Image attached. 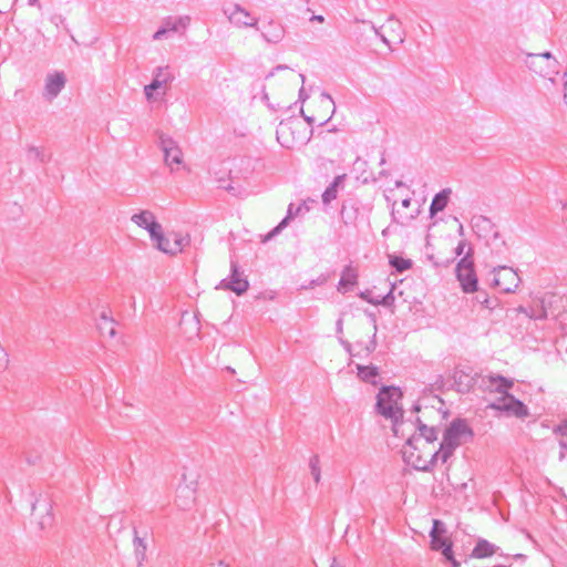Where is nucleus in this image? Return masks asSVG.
I'll return each instance as SVG.
<instances>
[{"instance_id":"1","label":"nucleus","mask_w":567,"mask_h":567,"mask_svg":"<svg viewBox=\"0 0 567 567\" xmlns=\"http://www.w3.org/2000/svg\"><path fill=\"white\" fill-rule=\"evenodd\" d=\"M486 383H488L487 386H494L492 391L502 394V396L488 405L489 409L506 412L518 419H524L529 415L528 408L520 400L508 393V390L514 385V381L512 379H507L501 374L491 373L487 377L482 378V384L480 386L482 388Z\"/></svg>"},{"instance_id":"2","label":"nucleus","mask_w":567,"mask_h":567,"mask_svg":"<svg viewBox=\"0 0 567 567\" xmlns=\"http://www.w3.org/2000/svg\"><path fill=\"white\" fill-rule=\"evenodd\" d=\"M403 394L399 388L382 386L377 395V412L392 422V430L395 435L399 434L400 426L403 424L404 411L399 406V401Z\"/></svg>"},{"instance_id":"3","label":"nucleus","mask_w":567,"mask_h":567,"mask_svg":"<svg viewBox=\"0 0 567 567\" xmlns=\"http://www.w3.org/2000/svg\"><path fill=\"white\" fill-rule=\"evenodd\" d=\"M424 412L422 415L416 416L415 424L419 434H413L406 440L404 449L410 451L416 450L415 443L423 437L427 443H432L437 440L440 424L447 417L449 412H444L443 416H440V410H429L427 405H424Z\"/></svg>"},{"instance_id":"4","label":"nucleus","mask_w":567,"mask_h":567,"mask_svg":"<svg viewBox=\"0 0 567 567\" xmlns=\"http://www.w3.org/2000/svg\"><path fill=\"white\" fill-rule=\"evenodd\" d=\"M473 430L467 425L463 419H455L445 429L443 440V463H446L449 458L454 454V451L467 440L473 437Z\"/></svg>"},{"instance_id":"5","label":"nucleus","mask_w":567,"mask_h":567,"mask_svg":"<svg viewBox=\"0 0 567 567\" xmlns=\"http://www.w3.org/2000/svg\"><path fill=\"white\" fill-rule=\"evenodd\" d=\"M305 130L302 123L298 120L281 121L276 131L277 141L287 148L293 147L297 143L305 144L310 140V136L307 137L301 134Z\"/></svg>"},{"instance_id":"6","label":"nucleus","mask_w":567,"mask_h":567,"mask_svg":"<svg viewBox=\"0 0 567 567\" xmlns=\"http://www.w3.org/2000/svg\"><path fill=\"white\" fill-rule=\"evenodd\" d=\"M473 249L470 247L466 255L456 265V278L460 281L462 290L471 293L477 290V277L474 270V261L472 259Z\"/></svg>"},{"instance_id":"7","label":"nucleus","mask_w":567,"mask_h":567,"mask_svg":"<svg viewBox=\"0 0 567 567\" xmlns=\"http://www.w3.org/2000/svg\"><path fill=\"white\" fill-rule=\"evenodd\" d=\"M525 64L530 71L543 78H548L550 81H554L551 75L557 73L556 68L558 62L548 51L544 53H528L525 59Z\"/></svg>"},{"instance_id":"8","label":"nucleus","mask_w":567,"mask_h":567,"mask_svg":"<svg viewBox=\"0 0 567 567\" xmlns=\"http://www.w3.org/2000/svg\"><path fill=\"white\" fill-rule=\"evenodd\" d=\"M520 282L517 272L506 266H498L494 268V286L498 287L503 292H514Z\"/></svg>"},{"instance_id":"9","label":"nucleus","mask_w":567,"mask_h":567,"mask_svg":"<svg viewBox=\"0 0 567 567\" xmlns=\"http://www.w3.org/2000/svg\"><path fill=\"white\" fill-rule=\"evenodd\" d=\"M249 288V282L246 278L243 277V274L239 271L238 264L234 260L230 262V276L228 278L223 279L216 289H225L235 292L240 296L245 293Z\"/></svg>"},{"instance_id":"10","label":"nucleus","mask_w":567,"mask_h":567,"mask_svg":"<svg viewBox=\"0 0 567 567\" xmlns=\"http://www.w3.org/2000/svg\"><path fill=\"white\" fill-rule=\"evenodd\" d=\"M224 13L227 16L230 23L235 24L238 28H255L258 27V19L252 17L249 11L243 8L240 4H234L229 8L224 9Z\"/></svg>"},{"instance_id":"11","label":"nucleus","mask_w":567,"mask_h":567,"mask_svg":"<svg viewBox=\"0 0 567 567\" xmlns=\"http://www.w3.org/2000/svg\"><path fill=\"white\" fill-rule=\"evenodd\" d=\"M159 147L164 153L165 164L173 172L175 169L174 165L179 166L183 162V153L179 146L172 137L162 134L159 136Z\"/></svg>"},{"instance_id":"12","label":"nucleus","mask_w":567,"mask_h":567,"mask_svg":"<svg viewBox=\"0 0 567 567\" xmlns=\"http://www.w3.org/2000/svg\"><path fill=\"white\" fill-rule=\"evenodd\" d=\"M66 83V78L63 72H54L50 73L45 78L43 97L47 101L54 100L60 92L64 89Z\"/></svg>"},{"instance_id":"13","label":"nucleus","mask_w":567,"mask_h":567,"mask_svg":"<svg viewBox=\"0 0 567 567\" xmlns=\"http://www.w3.org/2000/svg\"><path fill=\"white\" fill-rule=\"evenodd\" d=\"M131 220L141 228L148 231L151 238H157L162 225L156 221L155 215L151 210H141L131 217Z\"/></svg>"},{"instance_id":"14","label":"nucleus","mask_w":567,"mask_h":567,"mask_svg":"<svg viewBox=\"0 0 567 567\" xmlns=\"http://www.w3.org/2000/svg\"><path fill=\"white\" fill-rule=\"evenodd\" d=\"M257 30L260 31L262 39L271 44L281 42L286 34L282 23L274 19L262 23Z\"/></svg>"},{"instance_id":"15","label":"nucleus","mask_w":567,"mask_h":567,"mask_svg":"<svg viewBox=\"0 0 567 567\" xmlns=\"http://www.w3.org/2000/svg\"><path fill=\"white\" fill-rule=\"evenodd\" d=\"M403 457L404 461L412 465L415 470L422 471V472H430L432 471L434 464L437 462V460H441L443 462V445L440 444V450L433 453L430 461L424 462L423 464H419L414 461V451H410L408 449L403 450Z\"/></svg>"},{"instance_id":"16","label":"nucleus","mask_w":567,"mask_h":567,"mask_svg":"<svg viewBox=\"0 0 567 567\" xmlns=\"http://www.w3.org/2000/svg\"><path fill=\"white\" fill-rule=\"evenodd\" d=\"M478 377L480 375L477 373L472 375L470 372H466L462 369H456L453 373L454 385L458 392L467 393L477 383Z\"/></svg>"},{"instance_id":"17","label":"nucleus","mask_w":567,"mask_h":567,"mask_svg":"<svg viewBox=\"0 0 567 567\" xmlns=\"http://www.w3.org/2000/svg\"><path fill=\"white\" fill-rule=\"evenodd\" d=\"M303 209L309 210V207L305 203L299 204L297 207L293 204H290L288 206L286 217L272 230H270L265 236L264 241H268L271 238H274L276 235H278L285 227L288 226L290 219L298 216Z\"/></svg>"},{"instance_id":"18","label":"nucleus","mask_w":567,"mask_h":567,"mask_svg":"<svg viewBox=\"0 0 567 567\" xmlns=\"http://www.w3.org/2000/svg\"><path fill=\"white\" fill-rule=\"evenodd\" d=\"M431 548L441 551L444 558L452 563L453 567L460 566V563L453 556L452 543L445 536L431 537Z\"/></svg>"},{"instance_id":"19","label":"nucleus","mask_w":567,"mask_h":567,"mask_svg":"<svg viewBox=\"0 0 567 567\" xmlns=\"http://www.w3.org/2000/svg\"><path fill=\"white\" fill-rule=\"evenodd\" d=\"M358 269L352 265H347L341 272V278L338 284V291L344 293L354 287L358 284Z\"/></svg>"},{"instance_id":"20","label":"nucleus","mask_w":567,"mask_h":567,"mask_svg":"<svg viewBox=\"0 0 567 567\" xmlns=\"http://www.w3.org/2000/svg\"><path fill=\"white\" fill-rule=\"evenodd\" d=\"M133 546H134V555L137 563V566H142L143 563L146 560V550H147V544H146V537L147 532L145 530L143 535H140V532L134 527L133 528Z\"/></svg>"},{"instance_id":"21","label":"nucleus","mask_w":567,"mask_h":567,"mask_svg":"<svg viewBox=\"0 0 567 567\" xmlns=\"http://www.w3.org/2000/svg\"><path fill=\"white\" fill-rule=\"evenodd\" d=\"M424 405L429 406V410L435 409L439 411L440 409V416H443L445 411H442V406L444 405V402L441 398L437 395H427L421 399V401L413 405L412 411L416 413H421V415L424 412Z\"/></svg>"},{"instance_id":"22","label":"nucleus","mask_w":567,"mask_h":567,"mask_svg":"<svg viewBox=\"0 0 567 567\" xmlns=\"http://www.w3.org/2000/svg\"><path fill=\"white\" fill-rule=\"evenodd\" d=\"M195 502V489L188 485L179 486L177 489L176 505L181 509H188Z\"/></svg>"},{"instance_id":"23","label":"nucleus","mask_w":567,"mask_h":567,"mask_svg":"<svg viewBox=\"0 0 567 567\" xmlns=\"http://www.w3.org/2000/svg\"><path fill=\"white\" fill-rule=\"evenodd\" d=\"M96 326L102 336L113 338L116 334L115 321L106 313V311L101 312Z\"/></svg>"},{"instance_id":"24","label":"nucleus","mask_w":567,"mask_h":567,"mask_svg":"<svg viewBox=\"0 0 567 567\" xmlns=\"http://www.w3.org/2000/svg\"><path fill=\"white\" fill-rule=\"evenodd\" d=\"M450 194L451 189L445 188L433 197L430 205V215L432 217L435 216L439 212H442L447 206Z\"/></svg>"},{"instance_id":"25","label":"nucleus","mask_w":567,"mask_h":567,"mask_svg":"<svg viewBox=\"0 0 567 567\" xmlns=\"http://www.w3.org/2000/svg\"><path fill=\"white\" fill-rule=\"evenodd\" d=\"M190 22V18L188 16H182V17H167L163 20L162 27H164L168 33L169 32H177L181 28L186 29Z\"/></svg>"},{"instance_id":"26","label":"nucleus","mask_w":567,"mask_h":567,"mask_svg":"<svg viewBox=\"0 0 567 567\" xmlns=\"http://www.w3.org/2000/svg\"><path fill=\"white\" fill-rule=\"evenodd\" d=\"M497 547L487 542L486 539H480L475 545L472 556L476 558H485L496 553Z\"/></svg>"},{"instance_id":"27","label":"nucleus","mask_w":567,"mask_h":567,"mask_svg":"<svg viewBox=\"0 0 567 567\" xmlns=\"http://www.w3.org/2000/svg\"><path fill=\"white\" fill-rule=\"evenodd\" d=\"M346 175H338L334 177L333 182L326 188L322 194V202L324 205L330 204L333 199L337 198L338 187L344 181Z\"/></svg>"},{"instance_id":"28","label":"nucleus","mask_w":567,"mask_h":567,"mask_svg":"<svg viewBox=\"0 0 567 567\" xmlns=\"http://www.w3.org/2000/svg\"><path fill=\"white\" fill-rule=\"evenodd\" d=\"M382 28H386L390 32L393 33V38L399 42L403 43L404 41V30L402 28L401 22L394 18V16H391L386 23L382 25Z\"/></svg>"},{"instance_id":"29","label":"nucleus","mask_w":567,"mask_h":567,"mask_svg":"<svg viewBox=\"0 0 567 567\" xmlns=\"http://www.w3.org/2000/svg\"><path fill=\"white\" fill-rule=\"evenodd\" d=\"M358 375L365 382L375 383V378L379 375L377 367L373 365H357Z\"/></svg>"},{"instance_id":"30","label":"nucleus","mask_w":567,"mask_h":567,"mask_svg":"<svg viewBox=\"0 0 567 567\" xmlns=\"http://www.w3.org/2000/svg\"><path fill=\"white\" fill-rule=\"evenodd\" d=\"M173 240H172V249H168L169 255H176L181 252L186 245L189 244L188 236H183L179 233H174Z\"/></svg>"},{"instance_id":"31","label":"nucleus","mask_w":567,"mask_h":567,"mask_svg":"<svg viewBox=\"0 0 567 567\" xmlns=\"http://www.w3.org/2000/svg\"><path fill=\"white\" fill-rule=\"evenodd\" d=\"M487 244L492 251L498 256L503 255L507 250L506 243L502 239L498 231H494L493 237L487 241Z\"/></svg>"},{"instance_id":"32","label":"nucleus","mask_w":567,"mask_h":567,"mask_svg":"<svg viewBox=\"0 0 567 567\" xmlns=\"http://www.w3.org/2000/svg\"><path fill=\"white\" fill-rule=\"evenodd\" d=\"M27 158L29 162H40V163H47L49 161V156H47L44 151L37 146L28 147Z\"/></svg>"},{"instance_id":"33","label":"nucleus","mask_w":567,"mask_h":567,"mask_svg":"<svg viewBox=\"0 0 567 567\" xmlns=\"http://www.w3.org/2000/svg\"><path fill=\"white\" fill-rule=\"evenodd\" d=\"M394 206H395V203H393V205H392L391 217H392V221L395 224L405 225L406 223L415 219L417 216L419 210H416L415 214L408 215V214L401 213L400 210H396L394 208Z\"/></svg>"},{"instance_id":"34","label":"nucleus","mask_w":567,"mask_h":567,"mask_svg":"<svg viewBox=\"0 0 567 567\" xmlns=\"http://www.w3.org/2000/svg\"><path fill=\"white\" fill-rule=\"evenodd\" d=\"M472 225L477 231H487L494 228L491 219L482 215L474 216L472 218Z\"/></svg>"},{"instance_id":"35","label":"nucleus","mask_w":567,"mask_h":567,"mask_svg":"<svg viewBox=\"0 0 567 567\" xmlns=\"http://www.w3.org/2000/svg\"><path fill=\"white\" fill-rule=\"evenodd\" d=\"M151 239L155 243V246L158 250L165 254H169L168 249H172V240L164 235L163 228L159 229L157 238Z\"/></svg>"},{"instance_id":"36","label":"nucleus","mask_w":567,"mask_h":567,"mask_svg":"<svg viewBox=\"0 0 567 567\" xmlns=\"http://www.w3.org/2000/svg\"><path fill=\"white\" fill-rule=\"evenodd\" d=\"M390 265L395 269V271L402 274L412 267V261L410 259L393 256L390 258Z\"/></svg>"},{"instance_id":"37","label":"nucleus","mask_w":567,"mask_h":567,"mask_svg":"<svg viewBox=\"0 0 567 567\" xmlns=\"http://www.w3.org/2000/svg\"><path fill=\"white\" fill-rule=\"evenodd\" d=\"M357 213H358V209L353 205H351V206L343 205L341 208V218H342L343 223L347 225L353 224V221L357 218Z\"/></svg>"},{"instance_id":"38","label":"nucleus","mask_w":567,"mask_h":567,"mask_svg":"<svg viewBox=\"0 0 567 567\" xmlns=\"http://www.w3.org/2000/svg\"><path fill=\"white\" fill-rule=\"evenodd\" d=\"M154 79H158L162 83L167 84L174 80V76L169 72L168 66H158L154 72Z\"/></svg>"},{"instance_id":"39","label":"nucleus","mask_w":567,"mask_h":567,"mask_svg":"<svg viewBox=\"0 0 567 567\" xmlns=\"http://www.w3.org/2000/svg\"><path fill=\"white\" fill-rule=\"evenodd\" d=\"M319 464H320L319 456L318 455L311 456V458L309 461V467H310L311 475L316 483H319L320 478H321V471H320Z\"/></svg>"},{"instance_id":"40","label":"nucleus","mask_w":567,"mask_h":567,"mask_svg":"<svg viewBox=\"0 0 567 567\" xmlns=\"http://www.w3.org/2000/svg\"><path fill=\"white\" fill-rule=\"evenodd\" d=\"M165 84L158 81V79H153L152 82L148 85H145L144 93L146 99L150 101L153 99V93L161 87H163Z\"/></svg>"},{"instance_id":"41","label":"nucleus","mask_w":567,"mask_h":567,"mask_svg":"<svg viewBox=\"0 0 567 567\" xmlns=\"http://www.w3.org/2000/svg\"><path fill=\"white\" fill-rule=\"evenodd\" d=\"M445 533H446V528H445L444 523L439 519H434L432 529L430 532V537L444 536Z\"/></svg>"},{"instance_id":"42","label":"nucleus","mask_w":567,"mask_h":567,"mask_svg":"<svg viewBox=\"0 0 567 567\" xmlns=\"http://www.w3.org/2000/svg\"><path fill=\"white\" fill-rule=\"evenodd\" d=\"M394 302L393 288L381 299H377L375 306L381 305L384 307H390Z\"/></svg>"},{"instance_id":"43","label":"nucleus","mask_w":567,"mask_h":567,"mask_svg":"<svg viewBox=\"0 0 567 567\" xmlns=\"http://www.w3.org/2000/svg\"><path fill=\"white\" fill-rule=\"evenodd\" d=\"M355 346L359 348H362L365 351V354L369 355L377 348L375 333L373 334L372 339L364 347L361 342H358Z\"/></svg>"},{"instance_id":"44","label":"nucleus","mask_w":567,"mask_h":567,"mask_svg":"<svg viewBox=\"0 0 567 567\" xmlns=\"http://www.w3.org/2000/svg\"><path fill=\"white\" fill-rule=\"evenodd\" d=\"M50 21L56 25V27H60V25H63L65 31L68 33H70V29L65 25V18L61 14H53L51 18H50Z\"/></svg>"},{"instance_id":"45","label":"nucleus","mask_w":567,"mask_h":567,"mask_svg":"<svg viewBox=\"0 0 567 567\" xmlns=\"http://www.w3.org/2000/svg\"><path fill=\"white\" fill-rule=\"evenodd\" d=\"M553 433L556 435H567V420H564L553 429Z\"/></svg>"},{"instance_id":"46","label":"nucleus","mask_w":567,"mask_h":567,"mask_svg":"<svg viewBox=\"0 0 567 567\" xmlns=\"http://www.w3.org/2000/svg\"><path fill=\"white\" fill-rule=\"evenodd\" d=\"M8 363H9L8 353L6 352V350L2 347H0V372L3 371L8 367Z\"/></svg>"},{"instance_id":"47","label":"nucleus","mask_w":567,"mask_h":567,"mask_svg":"<svg viewBox=\"0 0 567 567\" xmlns=\"http://www.w3.org/2000/svg\"><path fill=\"white\" fill-rule=\"evenodd\" d=\"M498 305V300L496 298L484 297L483 305L487 309H494Z\"/></svg>"},{"instance_id":"48","label":"nucleus","mask_w":567,"mask_h":567,"mask_svg":"<svg viewBox=\"0 0 567 567\" xmlns=\"http://www.w3.org/2000/svg\"><path fill=\"white\" fill-rule=\"evenodd\" d=\"M320 97H321V102L322 103L330 104L332 106L331 113L333 114L334 110H336V106H334V102H333L331 95L328 94L327 92H322Z\"/></svg>"},{"instance_id":"49","label":"nucleus","mask_w":567,"mask_h":567,"mask_svg":"<svg viewBox=\"0 0 567 567\" xmlns=\"http://www.w3.org/2000/svg\"><path fill=\"white\" fill-rule=\"evenodd\" d=\"M168 34V31L164 27H159V29L153 34V40H162L166 38Z\"/></svg>"},{"instance_id":"50","label":"nucleus","mask_w":567,"mask_h":567,"mask_svg":"<svg viewBox=\"0 0 567 567\" xmlns=\"http://www.w3.org/2000/svg\"><path fill=\"white\" fill-rule=\"evenodd\" d=\"M359 297L362 298L363 300H365L367 302L375 306L377 299L371 297L370 290L361 291Z\"/></svg>"},{"instance_id":"51","label":"nucleus","mask_w":567,"mask_h":567,"mask_svg":"<svg viewBox=\"0 0 567 567\" xmlns=\"http://www.w3.org/2000/svg\"><path fill=\"white\" fill-rule=\"evenodd\" d=\"M339 341H340V343L342 344V347L344 348V350H346L348 353H350L351 355H354V354L352 353V346H351V343H350L349 341L343 340V339H342V337H339Z\"/></svg>"},{"instance_id":"52","label":"nucleus","mask_w":567,"mask_h":567,"mask_svg":"<svg viewBox=\"0 0 567 567\" xmlns=\"http://www.w3.org/2000/svg\"><path fill=\"white\" fill-rule=\"evenodd\" d=\"M466 246V241L465 240H461L457 245V247L455 248V255L456 256H461L464 251V248Z\"/></svg>"},{"instance_id":"53","label":"nucleus","mask_w":567,"mask_h":567,"mask_svg":"<svg viewBox=\"0 0 567 567\" xmlns=\"http://www.w3.org/2000/svg\"><path fill=\"white\" fill-rule=\"evenodd\" d=\"M475 292H477V295L475 296V300L478 303L483 305L484 297H488V296L486 295L485 291H482V290H478V289Z\"/></svg>"},{"instance_id":"54","label":"nucleus","mask_w":567,"mask_h":567,"mask_svg":"<svg viewBox=\"0 0 567 567\" xmlns=\"http://www.w3.org/2000/svg\"><path fill=\"white\" fill-rule=\"evenodd\" d=\"M326 281H327V277H324V276H320L318 279L312 280V281L310 282V286H311V287H313V286H320V285H323Z\"/></svg>"},{"instance_id":"55","label":"nucleus","mask_w":567,"mask_h":567,"mask_svg":"<svg viewBox=\"0 0 567 567\" xmlns=\"http://www.w3.org/2000/svg\"><path fill=\"white\" fill-rule=\"evenodd\" d=\"M205 567H228L223 560L212 561L207 564Z\"/></svg>"},{"instance_id":"56","label":"nucleus","mask_w":567,"mask_h":567,"mask_svg":"<svg viewBox=\"0 0 567 567\" xmlns=\"http://www.w3.org/2000/svg\"><path fill=\"white\" fill-rule=\"evenodd\" d=\"M336 328H337V333L339 337H341L342 332H343V322H342V319H338L337 323H336Z\"/></svg>"},{"instance_id":"57","label":"nucleus","mask_w":567,"mask_h":567,"mask_svg":"<svg viewBox=\"0 0 567 567\" xmlns=\"http://www.w3.org/2000/svg\"><path fill=\"white\" fill-rule=\"evenodd\" d=\"M373 30H374L375 34H377L378 37H380V39H381L385 44H388V45L390 44V41L384 37V34H383V33H381V32H380V30H379L378 28L373 27Z\"/></svg>"},{"instance_id":"58","label":"nucleus","mask_w":567,"mask_h":567,"mask_svg":"<svg viewBox=\"0 0 567 567\" xmlns=\"http://www.w3.org/2000/svg\"><path fill=\"white\" fill-rule=\"evenodd\" d=\"M308 97H309V95L306 93L305 87L301 86V89L299 90V100L301 102H305Z\"/></svg>"},{"instance_id":"59","label":"nucleus","mask_w":567,"mask_h":567,"mask_svg":"<svg viewBox=\"0 0 567 567\" xmlns=\"http://www.w3.org/2000/svg\"><path fill=\"white\" fill-rule=\"evenodd\" d=\"M401 204H402V207L409 208L411 205V198H404Z\"/></svg>"},{"instance_id":"60","label":"nucleus","mask_w":567,"mask_h":567,"mask_svg":"<svg viewBox=\"0 0 567 567\" xmlns=\"http://www.w3.org/2000/svg\"><path fill=\"white\" fill-rule=\"evenodd\" d=\"M413 458H414V461H415V462H417L419 464H423V463L425 462V461H423V460L421 458V456H420L419 454H415V453H414V457H413Z\"/></svg>"},{"instance_id":"61","label":"nucleus","mask_w":567,"mask_h":567,"mask_svg":"<svg viewBox=\"0 0 567 567\" xmlns=\"http://www.w3.org/2000/svg\"><path fill=\"white\" fill-rule=\"evenodd\" d=\"M565 75L567 76V69H566ZM564 99H565V102H566V104H567V80L565 81V94H564Z\"/></svg>"},{"instance_id":"62","label":"nucleus","mask_w":567,"mask_h":567,"mask_svg":"<svg viewBox=\"0 0 567 567\" xmlns=\"http://www.w3.org/2000/svg\"><path fill=\"white\" fill-rule=\"evenodd\" d=\"M305 121L311 125L313 122H315V117L313 116H305Z\"/></svg>"},{"instance_id":"63","label":"nucleus","mask_w":567,"mask_h":567,"mask_svg":"<svg viewBox=\"0 0 567 567\" xmlns=\"http://www.w3.org/2000/svg\"><path fill=\"white\" fill-rule=\"evenodd\" d=\"M559 446H560L564 451H566V452H567V442H565V441H560V442H559Z\"/></svg>"},{"instance_id":"64","label":"nucleus","mask_w":567,"mask_h":567,"mask_svg":"<svg viewBox=\"0 0 567 567\" xmlns=\"http://www.w3.org/2000/svg\"><path fill=\"white\" fill-rule=\"evenodd\" d=\"M330 567H343V566H342L341 564H339V563L334 559Z\"/></svg>"}]
</instances>
